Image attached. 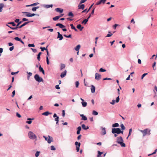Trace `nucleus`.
Masks as SVG:
<instances>
[{
	"instance_id": "f8f14e48",
	"label": "nucleus",
	"mask_w": 157,
	"mask_h": 157,
	"mask_svg": "<svg viewBox=\"0 0 157 157\" xmlns=\"http://www.w3.org/2000/svg\"><path fill=\"white\" fill-rule=\"evenodd\" d=\"M55 10L57 12H59L60 13H62L63 11V9L61 8H56L55 9Z\"/></svg>"
},
{
	"instance_id": "aec40b11",
	"label": "nucleus",
	"mask_w": 157,
	"mask_h": 157,
	"mask_svg": "<svg viewBox=\"0 0 157 157\" xmlns=\"http://www.w3.org/2000/svg\"><path fill=\"white\" fill-rule=\"evenodd\" d=\"M53 6L52 4L51 5H44V7L46 8H48L50 7L52 8Z\"/></svg>"
},
{
	"instance_id": "39448f33",
	"label": "nucleus",
	"mask_w": 157,
	"mask_h": 157,
	"mask_svg": "<svg viewBox=\"0 0 157 157\" xmlns=\"http://www.w3.org/2000/svg\"><path fill=\"white\" fill-rule=\"evenodd\" d=\"M120 129L118 128H113L112 130V133L113 134L117 133V134H119Z\"/></svg>"
},
{
	"instance_id": "6e6552de",
	"label": "nucleus",
	"mask_w": 157,
	"mask_h": 157,
	"mask_svg": "<svg viewBox=\"0 0 157 157\" xmlns=\"http://www.w3.org/2000/svg\"><path fill=\"white\" fill-rule=\"evenodd\" d=\"M101 78V75L98 73H96L95 74V78L96 80H99Z\"/></svg>"
},
{
	"instance_id": "2eb2a0df",
	"label": "nucleus",
	"mask_w": 157,
	"mask_h": 157,
	"mask_svg": "<svg viewBox=\"0 0 157 157\" xmlns=\"http://www.w3.org/2000/svg\"><path fill=\"white\" fill-rule=\"evenodd\" d=\"M57 33H58L57 38H59V40H62L63 38V37L62 35L59 32H58Z\"/></svg>"
},
{
	"instance_id": "c03bdc74",
	"label": "nucleus",
	"mask_w": 157,
	"mask_h": 157,
	"mask_svg": "<svg viewBox=\"0 0 157 157\" xmlns=\"http://www.w3.org/2000/svg\"><path fill=\"white\" fill-rule=\"evenodd\" d=\"M156 64V62H155L153 64L152 67L154 70H155L156 69L155 68H154V67L155 66Z\"/></svg>"
},
{
	"instance_id": "5fc2aeb1",
	"label": "nucleus",
	"mask_w": 157,
	"mask_h": 157,
	"mask_svg": "<svg viewBox=\"0 0 157 157\" xmlns=\"http://www.w3.org/2000/svg\"><path fill=\"white\" fill-rule=\"evenodd\" d=\"M16 116L19 118H21V117L20 114H19L18 113H16Z\"/></svg>"
},
{
	"instance_id": "bb28decb",
	"label": "nucleus",
	"mask_w": 157,
	"mask_h": 157,
	"mask_svg": "<svg viewBox=\"0 0 157 157\" xmlns=\"http://www.w3.org/2000/svg\"><path fill=\"white\" fill-rule=\"evenodd\" d=\"M65 65L63 63H61L60 64V70H62L65 67Z\"/></svg>"
},
{
	"instance_id": "a878e982",
	"label": "nucleus",
	"mask_w": 157,
	"mask_h": 157,
	"mask_svg": "<svg viewBox=\"0 0 157 157\" xmlns=\"http://www.w3.org/2000/svg\"><path fill=\"white\" fill-rule=\"evenodd\" d=\"M39 4L38 2H36L30 5H28L26 6V7H29L33 6H35Z\"/></svg>"
},
{
	"instance_id": "2f4dec72",
	"label": "nucleus",
	"mask_w": 157,
	"mask_h": 157,
	"mask_svg": "<svg viewBox=\"0 0 157 157\" xmlns=\"http://www.w3.org/2000/svg\"><path fill=\"white\" fill-rule=\"evenodd\" d=\"M42 54L41 52H40L37 55V58L38 60H40V56Z\"/></svg>"
},
{
	"instance_id": "de8ad7c7",
	"label": "nucleus",
	"mask_w": 157,
	"mask_h": 157,
	"mask_svg": "<svg viewBox=\"0 0 157 157\" xmlns=\"http://www.w3.org/2000/svg\"><path fill=\"white\" fill-rule=\"evenodd\" d=\"M56 149L54 146L52 145L51 146V149L52 150H55Z\"/></svg>"
},
{
	"instance_id": "69168bd1",
	"label": "nucleus",
	"mask_w": 157,
	"mask_h": 157,
	"mask_svg": "<svg viewBox=\"0 0 157 157\" xmlns=\"http://www.w3.org/2000/svg\"><path fill=\"white\" fill-rule=\"evenodd\" d=\"M12 93V97H13L14 96V95H15V90H13V91Z\"/></svg>"
},
{
	"instance_id": "49530a36",
	"label": "nucleus",
	"mask_w": 157,
	"mask_h": 157,
	"mask_svg": "<svg viewBox=\"0 0 157 157\" xmlns=\"http://www.w3.org/2000/svg\"><path fill=\"white\" fill-rule=\"evenodd\" d=\"M28 47H35V45L33 44H29L28 45Z\"/></svg>"
},
{
	"instance_id": "4be33fe9",
	"label": "nucleus",
	"mask_w": 157,
	"mask_h": 157,
	"mask_svg": "<svg viewBox=\"0 0 157 157\" xmlns=\"http://www.w3.org/2000/svg\"><path fill=\"white\" fill-rule=\"evenodd\" d=\"M77 28L81 31L84 28V27H82L80 24H79L77 25Z\"/></svg>"
},
{
	"instance_id": "052dcab7",
	"label": "nucleus",
	"mask_w": 157,
	"mask_h": 157,
	"mask_svg": "<svg viewBox=\"0 0 157 157\" xmlns=\"http://www.w3.org/2000/svg\"><path fill=\"white\" fill-rule=\"evenodd\" d=\"M95 9V7H94V6L93 7V9L92 10V12H91V14H94V11Z\"/></svg>"
},
{
	"instance_id": "9b49d317",
	"label": "nucleus",
	"mask_w": 157,
	"mask_h": 157,
	"mask_svg": "<svg viewBox=\"0 0 157 157\" xmlns=\"http://www.w3.org/2000/svg\"><path fill=\"white\" fill-rule=\"evenodd\" d=\"M47 141L48 144L51 143V142L53 141L52 137L50 136H48V139Z\"/></svg>"
},
{
	"instance_id": "0eeeda50",
	"label": "nucleus",
	"mask_w": 157,
	"mask_h": 157,
	"mask_svg": "<svg viewBox=\"0 0 157 157\" xmlns=\"http://www.w3.org/2000/svg\"><path fill=\"white\" fill-rule=\"evenodd\" d=\"M75 144L76 146V150L77 152H78L79 150V147L81 145L80 143L76 141L75 143Z\"/></svg>"
},
{
	"instance_id": "a19ab883",
	"label": "nucleus",
	"mask_w": 157,
	"mask_h": 157,
	"mask_svg": "<svg viewBox=\"0 0 157 157\" xmlns=\"http://www.w3.org/2000/svg\"><path fill=\"white\" fill-rule=\"evenodd\" d=\"M157 149H155V150L153 152V153H151V154H148V156H150V155H153V154H155V153H156V152H157Z\"/></svg>"
},
{
	"instance_id": "5701e85b",
	"label": "nucleus",
	"mask_w": 157,
	"mask_h": 157,
	"mask_svg": "<svg viewBox=\"0 0 157 157\" xmlns=\"http://www.w3.org/2000/svg\"><path fill=\"white\" fill-rule=\"evenodd\" d=\"M82 128L84 130H87L89 128V127L88 126H86L84 124H82Z\"/></svg>"
},
{
	"instance_id": "0e129e2a",
	"label": "nucleus",
	"mask_w": 157,
	"mask_h": 157,
	"mask_svg": "<svg viewBox=\"0 0 157 157\" xmlns=\"http://www.w3.org/2000/svg\"><path fill=\"white\" fill-rule=\"evenodd\" d=\"M132 132V129L131 128L129 130V132L128 134V136H130L131 134V132Z\"/></svg>"
},
{
	"instance_id": "09e8293b",
	"label": "nucleus",
	"mask_w": 157,
	"mask_h": 157,
	"mask_svg": "<svg viewBox=\"0 0 157 157\" xmlns=\"http://www.w3.org/2000/svg\"><path fill=\"white\" fill-rule=\"evenodd\" d=\"M8 24H12V25L14 26H15L16 25V24L14 23V22H10Z\"/></svg>"
},
{
	"instance_id": "864d4df0",
	"label": "nucleus",
	"mask_w": 157,
	"mask_h": 157,
	"mask_svg": "<svg viewBox=\"0 0 157 157\" xmlns=\"http://www.w3.org/2000/svg\"><path fill=\"white\" fill-rule=\"evenodd\" d=\"M70 25L71 26V28L72 29H75V27L74 26L73 24H70Z\"/></svg>"
},
{
	"instance_id": "4d7b16f0",
	"label": "nucleus",
	"mask_w": 157,
	"mask_h": 157,
	"mask_svg": "<svg viewBox=\"0 0 157 157\" xmlns=\"http://www.w3.org/2000/svg\"><path fill=\"white\" fill-rule=\"evenodd\" d=\"M147 74V73H144V74L141 76V79H143L144 77Z\"/></svg>"
},
{
	"instance_id": "72a5a7b5",
	"label": "nucleus",
	"mask_w": 157,
	"mask_h": 157,
	"mask_svg": "<svg viewBox=\"0 0 157 157\" xmlns=\"http://www.w3.org/2000/svg\"><path fill=\"white\" fill-rule=\"evenodd\" d=\"M102 130L103 131V134L105 135L106 133V131L105 130V128H102Z\"/></svg>"
},
{
	"instance_id": "3c124183",
	"label": "nucleus",
	"mask_w": 157,
	"mask_h": 157,
	"mask_svg": "<svg viewBox=\"0 0 157 157\" xmlns=\"http://www.w3.org/2000/svg\"><path fill=\"white\" fill-rule=\"evenodd\" d=\"M46 61L47 64H49V61L48 58V56L46 57Z\"/></svg>"
},
{
	"instance_id": "a18cd8bd",
	"label": "nucleus",
	"mask_w": 157,
	"mask_h": 157,
	"mask_svg": "<svg viewBox=\"0 0 157 157\" xmlns=\"http://www.w3.org/2000/svg\"><path fill=\"white\" fill-rule=\"evenodd\" d=\"M79 85V82L78 81H76L75 82V86L77 88L78 87V86Z\"/></svg>"
},
{
	"instance_id": "c9c22d12",
	"label": "nucleus",
	"mask_w": 157,
	"mask_h": 157,
	"mask_svg": "<svg viewBox=\"0 0 157 157\" xmlns=\"http://www.w3.org/2000/svg\"><path fill=\"white\" fill-rule=\"evenodd\" d=\"M38 8H39V6L35 7H33L32 9V10L33 11H35L36 10V9H38Z\"/></svg>"
},
{
	"instance_id": "6ab92c4d",
	"label": "nucleus",
	"mask_w": 157,
	"mask_h": 157,
	"mask_svg": "<svg viewBox=\"0 0 157 157\" xmlns=\"http://www.w3.org/2000/svg\"><path fill=\"white\" fill-rule=\"evenodd\" d=\"M80 116L82 117L81 120H83L84 121H86L87 120V118L86 117V116H84L83 114H81L80 115Z\"/></svg>"
},
{
	"instance_id": "dca6fc26",
	"label": "nucleus",
	"mask_w": 157,
	"mask_h": 157,
	"mask_svg": "<svg viewBox=\"0 0 157 157\" xmlns=\"http://www.w3.org/2000/svg\"><path fill=\"white\" fill-rule=\"evenodd\" d=\"M66 74H67V71L65 70L63 72L61 73L60 76L62 78H63L66 75Z\"/></svg>"
},
{
	"instance_id": "c85d7f7f",
	"label": "nucleus",
	"mask_w": 157,
	"mask_h": 157,
	"mask_svg": "<svg viewBox=\"0 0 157 157\" xmlns=\"http://www.w3.org/2000/svg\"><path fill=\"white\" fill-rule=\"evenodd\" d=\"M59 118V117L58 116L55 119V121H56V124H58Z\"/></svg>"
},
{
	"instance_id": "b1692460",
	"label": "nucleus",
	"mask_w": 157,
	"mask_h": 157,
	"mask_svg": "<svg viewBox=\"0 0 157 157\" xmlns=\"http://www.w3.org/2000/svg\"><path fill=\"white\" fill-rule=\"evenodd\" d=\"M52 114V113H49L48 111H46V112H45L42 113V115L47 116H48L49 114Z\"/></svg>"
},
{
	"instance_id": "20e7f679",
	"label": "nucleus",
	"mask_w": 157,
	"mask_h": 157,
	"mask_svg": "<svg viewBox=\"0 0 157 157\" xmlns=\"http://www.w3.org/2000/svg\"><path fill=\"white\" fill-rule=\"evenodd\" d=\"M34 78L36 81L39 82L43 81V78L40 77L39 75L37 74H36L35 75Z\"/></svg>"
},
{
	"instance_id": "cd10ccee",
	"label": "nucleus",
	"mask_w": 157,
	"mask_h": 157,
	"mask_svg": "<svg viewBox=\"0 0 157 157\" xmlns=\"http://www.w3.org/2000/svg\"><path fill=\"white\" fill-rule=\"evenodd\" d=\"M82 104V105L83 107H85L87 105V103L85 101H82L81 102Z\"/></svg>"
},
{
	"instance_id": "37998d69",
	"label": "nucleus",
	"mask_w": 157,
	"mask_h": 157,
	"mask_svg": "<svg viewBox=\"0 0 157 157\" xmlns=\"http://www.w3.org/2000/svg\"><path fill=\"white\" fill-rule=\"evenodd\" d=\"M68 16L73 17L74 16V14L71 12H70L68 13Z\"/></svg>"
},
{
	"instance_id": "423d86ee",
	"label": "nucleus",
	"mask_w": 157,
	"mask_h": 157,
	"mask_svg": "<svg viewBox=\"0 0 157 157\" xmlns=\"http://www.w3.org/2000/svg\"><path fill=\"white\" fill-rule=\"evenodd\" d=\"M22 13H25L26 14L25 15V16L27 17H32L33 16H34L36 15V14L35 13H32L30 14V13L29 12H22Z\"/></svg>"
},
{
	"instance_id": "a211bd4d",
	"label": "nucleus",
	"mask_w": 157,
	"mask_h": 157,
	"mask_svg": "<svg viewBox=\"0 0 157 157\" xmlns=\"http://www.w3.org/2000/svg\"><path fill=\"white\" fill-rule=\"evenodd\" d=\"M34 119L33 118H27V120H29V121H26V123L29 124H30L32 122V120H33Z\"/></svg>"
},
{
	"instance_id": "774afa93",
	"label": "nucleus",
	"mask_w": 157,
	"mask_h": 157,
	"mask_svg": "<svg viewBox=\"0 0 157 157\" xmlns=\"http://www.w3.org/2000/svg\"><path fill=\"white\" fill-rule=\"evenodd\" d=\"M55 88L57 89H59L60 88L59 86V85H56L55 86Z\"/></svg>"
},
{
	"instance_id": "412c9836",
	"label": "nucleus",
	"mask_w": 157,
	"mask_h": 157,
	"mask_svg": "<svg viewBox=\"0 0 157 157\" xmlns=\"http://www.w3.org/2000/svg\"><path fill=\"white\" fill-rule=\"evenodd\" d=\"M39 70L40 71L42 72L44 75V70L43 69V68L41 67L40 65L39 67Z\"/></svg>"
},
{
	"instance_id": "680f3d73",
	"label": "nucleus",
	"mask_w": 157,
	"mask_h": 157,
	"mask_svg": "<svg viewBox=\"0 0 157 157\" xmlns=\"http://www.w3.org/2000/svg\"><path fill=\"white\" fill-rule=\"evenodd\" d=\"M115 102V101L114 100H113L110 103L112 105H114Z\"/></svg>"
},
{
	"instance_id": "e433bc0d",
	"label": "nucleus",
	"mask_w": 157,
	"mask_h": 157,
	"mask_svg": "<svg viewBox=\"0 0 157 157\" xmlns=\"http://www.w3.org/2000/svg\"><path fill=\"white\" fill-rule=\"evenodd\" d=\"M92 114L94 115H98V113L95 111L94 110L92 112Z\"/></svg>"
},
{
	"instance_id": "f704fd0d",
	"label": "nucleus",
	"mask_w": 157,
	"mask_h": 157,
	"mask_svg": "<svg viewBox=\"0 0 157 157\" xmlns=\"http://www.w3.org/2000/svg\"><path fill=\"white\" fill-rule=\"evenodd\" d=\"M121 127L122 130H124L125 129V128L123 124H121Z\"/></svg>"
},
{
	"instance_id": "7c9ffc66",
	"label": "nucleus",
	"mask_w": 157,
	"mask_h": 157,
	"mask_svg": "<svg viewBox=\"0 0 157 157\" xmlns=\"http://www.w3.org/2000/svg\"><path fill=\"white\" fill-rule=\"evenodd\" d=\"M88 21V19H85L82 22V23L85 25L87 23Z\"/></svg>"
},
{
	"instance_id": "ddd939ff",
	"label": "nucleus",
	"mask_w": 157,
	"mask_h": 157,
	"mask_svg": "<svg viewBox=\"0 0 157 157\" xmlns=\"http://www.w3.org/2000/svg\"><path fill=\"white\" fill-rule=\"evenodd\" d=\"M85 5L84 4H80V3L78 6V9H81L82 10H83L85 8Z\"/></svg>"
},
{
	"instance_id": "ea45409f",
	"label": "nucleus",
	"mask_w": 157,
	"mask_h": 157,
	"mask_svg": "<svg viewBox=\"0 0 157 157\" xmlns=\"http://www.w3.org/2000/svg\"><path fill=\"white\" fill-rule=\"evenodd\" d=\"M14 40L18 41H20L21 40V39L19 38L18 37H17L14 38Z\"/></svg>"
},
{
	"instance_id": "c756f323",
	"label": "nucleus",
	"mask_w": 157,
	"mask_h": 157,
	"mask_svg": "<svg viewBox=\"0 0 157 157\" xmlns=\"http://www.w3.org/2000/svg\"><path fill=\"white\" fill-rule=\"evenodd\" d=\"M4 5L3 3H0V12L2 11V8L4 7Z\"/></svg>"
},
{
	"instance_id": "4468645a",
	"label": "nucleus",
	"mask_w": 157,
	"mask_h": 157,
	"mask_svg": "<svg viewBox=\"0 0 157 157\" xmlns=\"http://www.w3.org/2000/svg\"><path fill=\"white\" fill-rule=\"evenodd\" d=\"M56 26H58L59 28L63 29L65 27V26L61 23H57L56 24Z\"/></svg>"
},
{
	"instance_id": "f03ea898",
	"label": "nucleus",
	"mask_w": 157,
	"mask_h": 157,
	"mask_svg": "<svg viewBox=\"0 0 157 157\" xmlns=\"http://www.w3.org/2000/svg\"><path fill=\"white\" fill-rule=\"evenodd\" d=\"M140 132L143 133V136H144L147 134H148V135H150L151 134L150 133V129L148 128H146L144 129V130H140Z\"/></svg>"
},
{
	"instance_id": "9d476101",
	"label": "nucleus",
	"mask_w": 157,
	"mask_h": 157,
	"mask_svg": "<svg viewBox=\"0 0 157 157\" xmlns=\"http://www.w3.org/2000/svg\"><path fill=\"white\" fill-rule=\"evenodd\" d=\"M106 1V0H101L99 2H97L95 4V5H98L102 3L103 4H104L105 3Z\"/></svg>"
},
{
	"instance_id": "6e6d98bb",
	"label": "nucleus",
	"mask_w": 157,
	"mask_h": 157,
	"mask_svg": "<svg viewBox=\"0 0 157 157\" xmlns=\"http://www.w3.org/2000/svg\"><path fill=\"white\" fill-rule=\"evenodd\" d=\"M31 49L32 50L33 52L34 53L36 52L37 51V50L36 49L31 48Z\"/></svg>"
},
{
	"instance_id": "58836bf2",
	"label": "nucleus",
	"mask_w": 157,
	"mask_h": 157,
	"mask_svg": "<svg viewBox=\"0 0 157 157\" xmlns=\"http://www.w3.org/2000/svg\"><path fill=\"white\" fill-rule=\"evenodd\" d=\"M40 152L38 151H37L36 153L35 154V156L36 157H38L39 156V154H40Z\"/></svg>"
},
{
	"instance_id": "13d9d810",
	"label": "nucleus",
	"mask_w": 157,
	"mask_h": 157,
	"mask_svg": "<svg viewBox=\"0 0 157 157\" xmlns=\"http://www.w3.org/2000/svg\"><path fill=\"white\" fill-rule=\"evenodd\" d=\"M86 1H87V0H81L80 2V4H82L85 2Z\"/></svg>"
},
{
	"instance_id": "8fccbe9b",
	"label": "nucleus",
	"mask_w": 157,
	"mask_h": 157,
	"mask_svg": "<svg viewBox=\"0 0 157 157\" xmlns=\"http://www.w3.org/2000/svg\"><path fill=\"white\" fill-rule=\"evenodd\" d=\"M119 97L118 96L116 98V102L117 103L119 101Z\"/></svg>"
},
{
	"instance_id": "f257e3e1",
	"label": "nucleus",
	"mask_w": 157,
	"mask_h": 157,
	"mask_svg": "<svg viewBox=\"0 0 157 157\" xmlns=\"http://www.w3.org/2000/svg\"><path fill=\"white\" fill-rule=\"evenodd\" d=\"M117 142L118 144H120L121 147H125V144L123 143V139L122 137L120 136L117 137Z\"/></svg>"
},
{
	"instance_id": "f3484780",
	"label": "nucleus",
	"mask_w": 157,
	"mask_h": 157,
	"mask_svg": "<svg viewBox=\"0 0 157 157\" xmlns=\"http://www.w3.org/2000/svg\"><path fill=\"white\" fill-rule=\"evenodd\" d=\"M95 87L93 85H92L91 87V91L92 93H94L95 92Z\"/></svg>"
},
{
	"instance_id": "473e14b6",
	"label": "nucleus",
	"mask_w": 157,
	"mask_h": 157,
	"mask_svg": "<svg viewBox=\"0 0 157 157\" xmlns=\"http://www.w3.org/2000/svg\"><path fill=\"white\" fill-rule=\"evenodd\" d=\"M119 126V124L118 123H115L112 125V127H117Z\"/></svg>"
},
{
	"instance_id": "79ce46f5",
	"label": "nucleus",
	"mask_w": 157,
	"mask_h": 157,
	"mask_svg": "<svg viewBox=\"0 0 157 157\" xmlns=\"http://www.w3.org/2000/svg\"><path fill=\"white\" fill-rule=\"evenodd\" d=\"M106 71V70L103 69V68H101L99 69V71L104 72Z\"/></svg>"
},
{
	"instance_id": "603ef678",
	"label": "nucleus",
	"mask_w": 157,
	"mask_h": 157,
	"mask_svg": "<svg viewBox=\"0 0 157 157\" xmlns=\"http://www.w3.org/2000/svg\"><path fill=\"white\" fill-rule=\"evenodd\" d=\"M10 28L13 30H16L18 28H19L18 27H17V26L16 27H10Z\"/></svg>"
},
{
	"instance_id": "1a4fd4ad",
	"label": "nucleus",
	"mask_w": 157,
	"mask_h": 157,
	"mask_svg": "<svg viewBox=\"0 0 157 157\" xmlns=\"http://www.w3.org/2000/svg\"><path fill=\"white\" fill-rule=\"evenodd\" d=\"M33 22V21H30L25 22L23 24H22V25H20V26L18 27V28L19 29L21 28H22V27L25 26L27 24H28L29 23H30V22Z\"/></svg>"
},
{
	"instance_id": "338daca9",
	"label": "nucleus",
	"mask_w": 157,
	"mask_h": 157,
	"mask_svg": "<svg viewBox=\"0 0 157 157\" xmlns=\"http://www.w3.org/2000/svg\"><path fill=\"white\" fill-rule=\"evenodd\" d=\"M14 49V46H12V47H10V48L9 50L10 51H12Z\"/></svg>"
},
{
	"instance_id": "bf43d9fd",
	"label": "nucleus",
	"mask_w": 157,
	"mask_h": 157,
	"mask_svg": "<svg viewBox=\"0 0 157 157\" xmlns=\"http://www.w3.org/2000/svg\"><path fill=\"white\" fill-rule=\"evenodd\" d=\"M27 73H28V77H30V76H31L32 75V73L31 72H27Z\"/></svg>"
},
{
	"instance_id": "e2e57ef3",
	"label": "nucleus",
	"mask_w": 157,
	"mask_h": 157,
	"mask_svg": "<svg viewBox=\"0 0 157 157\" xmlns=\"http://www.w3.org/2000/svg\"><path fill=\"white\" fill-rule=\"evenodd\" d=\"M40 49H41V50L43 52L44 50H45V47H40Z\"/></svg>"
},
{
	"instance_id": "7ed1b4c3",
	"label": "nucleus",
	"mask_w": 157,
	"mask_h": 157,
	"mask_svg": "<svg viewBox=\"0 0 157 157\" xmlns=\"http://www.w3.org/2000/svg\"><path fill=\"white\" fill-rule=\"evenodd\" d=\"M29 138L32 140H35L37 138L36 135L31 131H29L28 133Z\"/></svg>"
},
{
	"instance_id": "4c0bfd02",
	"label": "nucleus",
	"mask_w": 157,
	"mask_h": 157,
	"mask_svg": "<svg viewBox=\"0 0 157 157\" xmlns=\"http://www.w3.org/2000/svg\"><path fill=\"white\" fill-rule=\"evenodd\" d=\"M59 18V17L58 16H56L53 18L54 21H56Z\"/></svg>"
},
{
	"instance_id": "393cba45",
	"label": "nucleus",
	"mask_w": 157,
	"mask_h": 157,
	"mask_svg": "<svg viewBox=\"0 0 157 157\" xmlns=\"http://www.w3.org/2000/svg\"><path fill=\"white\" fill-rule=\"evenodd\" d=\"M81 47L80 45L78 44L77 45L75 48V49L77 51H78Z\"/></svg>"
}]
</instances>
